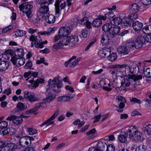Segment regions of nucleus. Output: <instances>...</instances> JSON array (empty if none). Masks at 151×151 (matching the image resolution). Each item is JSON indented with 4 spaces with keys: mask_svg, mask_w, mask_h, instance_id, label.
Segmentation results:
<instances>
[{
    "mask_svg": "<svg viewBox=\"0 0 151 151\" xmlns=\"http://www.w3.org/2000/svg\"><path fill=\"white\" fill-rule=\"evenodd\" d=\"M37 3L40 7L37 13V19L38 21L43 20L45 18V14L49 11L48 4L47 0H38Z\"/></svg>",
    "mask_w": 151,
    "mask_h": 151,
    "instance_id": "nucleus-1",
    "label": "nucleus"
},
{
    "mask_svg": "<svg viewBox=\"0 0 151 151\" xmlns=\"http://www.w3.org/2000/svg\"><path fill=\"white\" fill-rule=\"evenodd\" d=\"M62 82L59 80L58 78H55L52 81L50 85V87L46 89L45 94L47 97H49L51 96L52 94H55L51 92V88H55L57 87V88H60L62 87Z\"/></svg>",
    "mask_w": 151,
    "mask_h": 151,
    "instance_id": "nucleus-2",
    "label": "nucleus"
},
{
    "mask_svg": "<svg viewBox=\"0 0 151 151\" xmlns=\"http://www.w3.org/2000/svg\"><path fill=\"white\" fill-rule=\"evenodd\" d=\"M130 129H129V137L131 138H133L136 140L140 139L142 136V132L137 130V127L135 126L131 127Z\"/></svg>",
    "mask_w": 151,
    "mask_h": 151,
    "instance_id": "nucleus-3",
    "label": "nucleus"
},
{
    "mask_svg": "<svg viewBox=\"0 0 151 151\" xmlns=\"http://www.w3.org/2000/svg\"><path fill=\"white\" fill-rule=\"evenodd\" d=\"M118 80L119 82H120L121 86L128 87L131 84L132 79L126 76H119Z\"/></svg>",
    "mask_w": 151,
    "mask_h": 151,
    "instance_id": "nucleus-4",
    "label": "nucleus"
},
{
    "mask_svg": "<svg viewBox=\"0 0 151 151\" xmlns=\"http://www.w3.org/2000/svg\"><path fill=\"white\" fill-rule=\"evenodd\" d=\"M30 41L34 42L35 46L37 48H42L43 47V45L42 44V40L40 36L35 37L34 35H32L29 38Z\"/></svg>",
    "mask_w": 151,
    "mask_h": 151,
    "instance_id": "nucleus-5",
    "label": "nucleus"
},
{
    "mask_svg": "<svg viewBox=\"0 0 151 151\" xmlns=\"http://www.w3.org/2000/svg\"><path fill=\"white\" fill-rule=\"evenodd\" d=\"M7 120L12 121L13 123L17 125L20 124L23 121V119L20 116H17L14 115H11L6 118Z\"/></svg>",
    "mask_w": 151,
    "mask_h": 151,
    "instance_id": "nucleus-6",
    "label": "nucleus"
},
{
    "mask_svg": "<svg viewBox=\"0 0 151 151\" xmlns=\"http://www.w3.org/2000/svg\"><path fill=\"white\" fill-rule=\"evenodd\" d=\"M58 111H56L50 118L41 124V126L46 125L47 127L49 125L53 124H54V122L52 121L54 120L58 116Z\"/></svg>",
    "mask_w": 151,
    "mask_h": 151,
    "instance_id": "nucleus-7",
    "label": "nucleus"
},
{
    "mask_svg": "<svg viewBox=\"0 0 151 151\" xmlns=\"http://www.w3.org/2000/svg\"><path fill=\"white\" fill-rule=\"evenodd\" d=\"M71 32L70 27L68 26L62 27L60 29L59 34L63 37L67 36Z\"/></svg>",
    "mask_w": 151,
    "mask_h": 151,
    "instance_id": "nucleus-8",
    "label": "nucleus"
},
{
    "mask_svg": "<svg viewBox=\"0 0 151 151\" xmlns=\"http://www.w3.org/2000/svg\"><path fill=\"white\" fill-rule=\"evenodd\" d=\"M120 73L124 76H128L130 75L129 66L127 65H123L120 68L119 70Z\"/></svg>",
    "mask_w": 151,
    "mask_h": 151,
    "instance_id": "nucleus-9",
    "label": "nucleus"
},
{
    "mask_svg": "<svg viewBox=\"0 0 151 151\" xmlns=\"http://www.w3.org/2000/svg\"><path fill=\"white\" fill-rule=\"evenodd\" d=\"M144 39L143 36H139L137 38L135 43V47L136 49L141 47L143 44H144Z\"/></svg>",
    "mask_w": 151,
    "mask_h": 151,
    "instance_id": "nucleus-10",
    "label": "nucleus"
},
{
    "mask_svg": "<svg viewBox=\"0 0 151 151\" xmlns=\"http://www.w3.org/2000/svg\"><path fill=\"white\" fill-rule=\"evenodd\" d=\"M32 7V5L26 3L22 4L19 6L20 10L23 12L31 10Z\"/></svg>",
    "mask_w": 151,
    "mask_h": 151,
    "instance_id": "nucleus-11",
    "label": "nucleus"
},
{
    "mask_svg": "<svg viewBox=\"0 0 151 151\" xmlns=\"http://www.w3.org/2000/svg\"><path fill=\"white\" fill-rule=\"evenodd\" d=\"M100 85L103 88L107 91H110L112 90L111 84L110 83H108L104 80H101L100 82Z\"/></svg>",
    "mask_w": 151,
    "mask_h": 151,
    "instance_id": "nucleus-12",
    "label": "nucleus"
},
{
    "mask_svg": "<svg viewBox=\"0 0 151 151\" xmlns=\"http://www.w3.org/2000/svg\"><path fill=\"white\" fill-rule=\"evenodd\" d=\"M120 30V27L118 26L112 25L109 32V35L112 37L117 34Z\"/></svg>",
    "mask_w": 151,
    "mask_h": 151,
    "instance_id": "nucleus-13",
    "label": "nucleus"
},
{
    "mask_svg": "<svg viewBox=\"0 0 151 151\" xmlns=\"http://www.w3.org/2000/svg\"><path fill=\"white\" fill-rule=\"evenodd\" d=\"M66 6V3L65 1H64L63 3H61L60 4V2L58 1L55 4V10L56 14H58L60 11V8L61 10L63 9Z\"/></svg>",
    "mask_w": 151,
    "mask_h": 151,
    "instance_id": "nucleus-14",
    "label": "nucleus"
},
{
    "mask_svg": "<svg viewBox=\"0 0 151 151\" xmlns=\"http://www.w3.org/2000/svg\"><path fill=\"white\" fill-rule=\"evenodd\" d=\"M116 99L119 103L118 107L120 109L123 108L125 106V104L126 102L125 98L121 96H118L116 97Z\"/></svg>",
    "mask_w": 151,
    "mask_h": 151,
    "instance_id": "nucleus-15",
    "label": "nucleus"
},
{
    "mask_svg": "<svg viewBox=\"0 0 151 151\" xmlns=\"http://www.w3.org/2000/svg\"><path fill=\"white\" fill-rule=\"evenodd\" d=\"M143 24L139 21H134L132 22V26L135 31L140 30L143 27Z\"/></svg>",
    "mask_w": 151,
    "mask_h": 151,
    "instance_id": "nucleus-16",
    "label": "nucleus"
},
{
    "mask_svg": "<svg viewBox=\"0 0 151 151\" xmlns=\"http://www.w3.org/2000/svg\"><path fill=\"white\" fill-rule=\"evenodd\" d=\"M26 109L24 105L21 102H19L17 104V107L13 110L12 112L13 113H16L21 111H22Z\"/></svg>",
    "mask_w": 151,
    "mask_h": 151,
    "instance_id": "nucleus-17",
    "label": "nucleus"
},
{
    "mask_svg": "<svg viewBox=\"0 0 151 151\" xmlns=\"http://www.w3.org/2000/svg\"><path fill=\"white\" fill-rule=\"evenodd\" d=\"M110 52L111 50L109 49H101L99 51V55L101 58H104L106 55L110 54Z\"/></svg>",
    "mask_w": 151,
    "mask_h": 151,
    "instance_id": "nucleus-18",
    "label": "nucleus"
},
{
    "mask_svg": "<svg viewBox=\"0 0 151 151\" xmlns=\"http://www.w3.org/2000/svg\"><path fill=\"white\" fill-rule=\"evenodd\" d=\"M69 43L71 46L76 45L78 42V37L76 35L68 37Z\"/></svg>",
    "mask_w": 151,
    "mask_h": 151,
    "instance_id": "nucleus-19",
    "label": "nucleus"
},
{
    "mask_svg": "<svg viewBox=\"0 0 151 151\" xmlns=\"http://www.w3.org/2000/svg\"><path fill=\"white\" fill-rule=\"evenodd\" d=\"M118 52L121 54L126 55L129 54V51L127 47L124 46H121L119 47L117 49Z\"/></svg>",
    "mask_w": 151,
    "mask_h": 151,
    "instance_id": "nucleus-20",
    "label": "nucleus"
},
{
    "mask_svg": "<svg viewBox=\"0 0 151 151\" xmlns=\"http://www.w3.org/2000/svg\"><path fill=\"white\" fill-rule=\"evenodd\" d=\"M19 141L20 145L24 147H27L29 144V139H27L25 137L20 138Z\"/></svg>",
    "mask_w": 151,
    "mask_h": 151,
    "instance_id": "nucleus-21",
    "label": "nucleus"
},
{
    "mask_svg": "<svg viewBox=\"0 0 151 151\" xmlns=\"http://www.w3.org/2000/svg\"><path fill=\"white\" fill-rule=\"evenodd\" d=\"M107 145L105 142L101 141L99 142L97 144L96 147H94L96 150L102 151L104 149Z\"/></svg>",
    "mask_w": 151,
    "mask_h": 151,
    "instance_id": "nucleus-22",
    "label": "nucleus"
},
{
    "mask_svg": "<svg viewBox=\"0 0 151 151\" xmlns=\"http://www.w3.org/2000/svg\"><path fill=\"white\" fill-rule=\"evenodd\" d=\"M46 15L47 16L45 17V19H46L47 22L50 24L54 23L55 20V16L52 14H48V15Z\"/></svg>",
    "mask_w": 151,
    "mask_h": 151,
    "instance_id": "nucleus-23",
    "label": "nucleus"
},
{
    "mask_svg": "<svg viewBox=\"0 0 151 151\" xmlns=\"http://www.w3.org/2000/svg\"><path fill=\"white\" fill-rule=\"evenodd\" d=\"M29 82L31 84H32L34 82L33 86L34 88H35L39 86V83H43L44 82V80L40 78L38 79L35 81L33 78V80H30Z\"/></svg>",
    "mask_w": 151,
    "mask_h": 151,
    "instance_id": "nucleus-24",
    "label": "nucleus"
},
{
    "mask_svg": "<svg viewBox=\"0 0 151 151\" xmlns=\"http://www.w3.org/2000/svg\"><path fill=\"white\" fill-rule=\"evenodd\" d=\"M129 67L130 74L134 75V73H136L137 70H139V67L135 63L132 64V65H129Z\"/></svg>",
    "mask_w": 151,
    "mask_h": 151,
    "instance_id": "nucleus-25",
    "label": "nucleus"
},
{
    "mask_svg": "<svg viewBox=\"0 0 151 151\" xmlns=\"http://www.w3.org/2000/svg\"><path fill=\"white\" fill-rule=\"evenodd\" d=\"M9 66V64L8 62L1 61L0 63V70L4 71L6 70Z\"/></svg>",
    "mask_w": 151,
    "mask_h": 151,
    "instance_id": "nucleus-26",
    "label": "nucleus"
},
{
    "mask_svg": "<svg viewBox=\"0 0 151 151\" xmlns=\"http://www.w3.org/2000/svg\"><path fill=\"white\" fill-rule=\"evenodd\" d=\"M139 9V6L138 4L136 3L133 4L130 7V10L134 14L137 12Z\"/></svg>",
    "mask_w": 151,
    "mask_h": 151,
    "instance_id": "nucleus-27",
    "label": "nucleus"
},
{
    "mask_svg": "<svg viewBox=\"0 0 151 151\" xmlns=\"http://www.w3.org/2000/svg\"><path fill=\"white\" fill-rule=\"evenodd\" d=\"M122 19L120 17H117L114 18L111 21V23L112 25L117 26L122 22Z\"/></svg>",
    "mask_w": 151,
    "mask_h": 151,
    "instance_id": "nucleus-28",
    "label": "nucleus"
},
{
    "mask_svg": "<svg viewBox=\"0 0 151 151\" xmlns=\"http://www.w3.org/2000/svg\"><path fill=\"white\" fill-rule=\"evenodd\" d=\"M112 26L111 24L106 23L102 27V29L105 32H109H109L111 29Z\"/></svg>",
    "mask_w": 151,
    "mask_h": 151,
    "instance_id": "nucleus-29",
    "label": "nucleus"
},
{
    "mask_svg": "<svg viewBox=\"0 0 151 151\" xmlns=\"http://www.w3.org/2000/svg\"><path fill=\"white\" fill-rule=\"evenodd\" d=\"M119 78V76L116 77V81H113L111 84V87L115 88H119L121 87L120 82H119L118 80V78Z\"/></svg>",
    "mask_w": 151,
    "mask_h": 151,
    "instance_id": "nucleus-30",
    "label": "nucleus"
},
{
    "mask_svg": "<svg viewBox=\"0 0 151 151\" xmlns=\"http://www.w3.org/2000/svg\"><path fill=\"white\" fill-rule=\"evenodd\" d=\"M28 99V101L30 102H33L36 101H39L40 99L38 97L35 96V95L34 93H32Z\"/></svg>",
    "mask_w": 151,
    "mask_h": 151,
    "instance_id": "nucleus-31",
    "label": "nucleus"
},
{
    "mask_svg": "<svg viewBox=\"0 0 151 151\" xmlns=\"http://www.w3.org/2000/svg\"><path fill=\"white\" fill-rule=\"evenodd\" d=\"M14 56L19 57H22L24 55V51L23 49H17L15 50Z\"/></svg>",
    "mask_w": 151,
    "mask_h": 151,
    "instance_id": "nucleus-32",
    "label": "nucleus"
},
{
    "mask_svg": "<svg viewBox=\"0 0 151 151\" xmlns=\"http://www.w3.org/2000/svg\"><path fill=\"white\" fill-rule=\"evenodd\" d=\"M101 43L103 45H105L109 42V38L107 35H104L102 37L101 41Z\"/></svg>",
    "mask_w": 151,
    "mask_h": 151,
    "instance_id": "nucleus-33",
    "label": "nucleus"
},
{
    "mask_svg": "<svg viewBox=\"0 0 151 151\" xmlns=\"http://www.w3.org/2000/svg\"><path fill=\"white\" fill-rule=\"evenodd\" d=\"M42 103H38L36 105L35 107L30 109L31 113H34L36 112L40 107H42Z\"/></svg>",
    "mask_w": 151,
    "mask_h": 151,
    "instance_id": "nucleus-34",
    "label": "nucleus"
},
{
    "mask_svg": "<svg viewBox=\"0 0 151 151\" xmlns=\"http://www.w3.org/2000/svg\"><path fill=\"white\" fill-rule=\"evenodd\" d=\"M42 103H38L36 105L35 107L30 109L31 113H34L36 112L40 107H42Z\"/></svg>",
    "mask_w": 151,
    "mask_h": 151,
    "instance_id": "nucleus-35",
    "label": "nucleus"
},
{
    "mask_svg": "<svg viewBox=\"0 0 151 151\" xmlns=\"http://www.w3.org/2000/svg\"><path fill=\"white\" fill-rule=\"evenodd\" d=\"M102 23L101 20L99 18H98L94 19L93 21L92 24L93 26L96 27L100 26Z\"/></svg>",
    "mask_w": 151,
    "mask_h": 151,
    "instance_id": "nucleus-36",
    "label": "nucleus"
},
{
    "mask_svg": "<svg viewBox=\"0 0 151 151\" xmlns=\"http://www.w3.org/2000/svg\"><path fill=\"white\" fill-rule=\"evenodd\" d=\"M68 37L67 36L63 37L62 36L61 38V41L60 42L62 44L63 46L64 45H66L69 43Z\"/></svg>",
    "mask_w": 151,
    "mask_h": 151,
    "instance_id": "nucleus-37",
    "label": "nucleus"
},
{
    "mask_svg": "<svg viewBox=\"0 0 151 151\" xmlns=\"http://www.w3.org/2000/svg\"><path fill=\"white\" fill-rule=\"evenodd\" d=\"M128 135L127 134H120L118 137V139L119 141L122 143H124L126 141Z\"/></svg>",
    "mask_w": 151,
    "mask_h": 151,
    "instance_id": "nucleus-38",
    "label": "nucleus"
},
{
    "mask_svg": "<svg viewBox=\"0 0 151 151\" xmlns=\"http://www.w3.org/2000/svg\"><path fill=\"white\" fill-rule=\"evenodd\" d=\"M81 35L80 37L83 38H86L87 36L89 35V33L88 30L86 29H83L80 32Z\"/></svg>",
    "mask_w": 151,
    "mask_h": 151,
    "instance_id": "nucleus-39",
    "label": "nucleus"
},
{
    "mask_svg": "<svg viewBox=\"0 0 151 151\" xmlns=\"http://www.w3.org/2000/svg\"><path fill=\"white\" fill-rule=\"evenodd\" d=\"M56 94H52L51 96H49V97H47L46 98L43 100V102H49L53 101L55 98Z\"/></svg>",
    "mask_w": 151,
    "mask_h": 151,
    "instance_id": "nucleus-40",
    "label": "nucleus"
},
{
    "mask_svg": "<svg viewBox=\"0 0 151 151\" xmlns=\"http://www.w3.org/2000/svg\"><path fill=\"white\" fill-rule=\"evenodd\" d=\"M117 58V55L116 53H113L111 55H109L107 57V59L111 62L115 61Z\"/></svg>",
    "mask_w": 151,
    "mask_h": 151,
    "instance_id": "nucleus-41",
    "label": "nucleus"
},
{
    "mask_svg": "<svg viewBox=\"0 0 151 151\" xmlns=\"http://www.w3.org/2000/svg\"><path fill=\"white\" fill-rule=\"evenodd\" d=\"M143 74L145 77L147 78L151 77V68H147L144 71Z\"/></svg>",
    "mask_w": 151,
    "mask_h": 151,
    "instance_id": "nucleus-42",
    "label": "nucleus"
},
{
    "mask_svg": "<svg viewBox=\"0 0 151 151\" xmlns=\"http://www.w3.org/2000/svg\"><path fill=\"white\" fill-rule=\"evenodd\" d=\"M6 147L9 148V149L10 150H15L17 149V145L14 143H9L6 144Z\"/></svg>",
    "mask_w": 151,
    "mask_h": 151,
    "instance_id": "nucleus-43",
    "label": "nucleus"
},
{
    "mask_svg": "<svg viewBox=\"0 0 151 151\" xmlns=\"http://www.w3.org/2000/svg\"><path fill=\"white\" fill-rule=\"evenodd\" d=\"M0 60L1 61L7 62V60L9 59L10 56L5 54V53H4L0 55Z\"/></svg>",
    "mask_w": 151,
    "mask_h": 151,
    "instance_id": "nucleus-44",
    "label": "nucleus"
},
{
    "mask_svg": "<svg viewBox=\"0 0 151 151\" xmlns=\"http://www.w3.org/2000/svg\"><path fill=\"white\" fill-rule=\"evenodd\" d=\"M9 128L6 127L2 129L0 131V134L2 135H6L9 134Z\"/></svg>",
    "mask_w": 151,
    "mask_h": 151,
    "instance_id": "nucleus-45",
    "label": "nucleus"
},
{
    "mask_svg": "<svg viewBox=\"0 0 151 151\" xmlns=\"http://www.w3.org/2000/svg\"><path fill=\"white\" fill-rule=\"evenodd\" d=\"M27 131L28 132L29 134L31 135L34 134L37 132L36 130L32 127L27 128Z\"/></svg>",
    "mask_w": 151,
    "mask_h": 151,
    "instance_id": "nucleus-46",
    "label": "nucleus"
},
{
    "mask_svg": "<svg viewBox=\"0 0 151 151\" xmlns=\"http://www.w3.org/2000/svg\"><path fill=\"white\" fill-rule=\"evenodd\" d=\"M63 47L62 44H61L60 41L55 44L52 46L53 48L55 49L56 50L60 49Z\"/></svg>",
    "mask_w": 151,
    "mask_h": 151,
    "instance_id": "nucleus-47",
    "label": "nucleus"
},
{
    "mask_svg": "<svg viewBox=\"0 0 151 151\" xmlns=\"http://www.w3.org/2000/svg\"><path fill=\"white\" fill-rule=\"evenodd\" d=\"M59 101H63V102L68 101H69V98L67 96H63L58 98Z\"/></svg>",
    "mask_w": 151,
    "mask_h": 151,
    "instance_id": "nucleus-48",
    "label": "nucleus"
},
{
    "mask_svg": "<svg viewBox=\"0 0 151 151\" xmlns=\"http://www.w3.org/2000/svg\"><path fill=\"white\" fill-rule=\"evenodd\" d=\"M127 19H128V20L127 19L126 21H122L121 25L122 27L124 28L126 27H127L130 25V21L129 20V19L128 18H127Z\"/></svg>",
    "mask_w": 151,
    "mask_h": 151,
    "instance_id": "nucleus-49",
    "label": "nucleus"
},
{
    "mask_svg": "<svg viewBox=\"0 0 151 151\" xmlns=\"http://www.w3.org/2000/svg\"><path fill=\"white\" fill-rule=\"evenodd\" d=\"M149 29H151V25H147L144 27L142 29L143 32L145 34H149Z\"/></svg>",
    "mask_w": 151,
    "mask_h": 151,
    "instance_id": "nucleus-50",
    "label": "nucleus"
},
{
    "mask_svg": "<svg viewBox=\"0 0 151 151\" xmlns=\"http://www.w3.org/2000/svg\"><path fill=\"white\" fill-rule=\"evenodd\" d=\"M2 119L0 118V121ZM8 125V122L6 121H0V128H4L7 127Z\"/></svg>",
    "mask_w": 151,
    "mask_h": 151,
    "instance_id": "nucleus-51",
    "label": "nucleus"
},
{
    "mask_svg": "<svg viewBox=\"0 0 151 151\" xmlns=\"http://www.w3.org/2000/svg\"><path fill=\"white\" fill-rule=\"evenodd\" d=\"M24 32L21 30H17L15 32V35L17 37L23 36L24 35Z\"/></svg>",
    "mask_w": 151,
    "mask_h": 151,
    "instance_id": "nucleus-52",
    "label": "nucleus"
},
{
    "mask_svg": "<svg viewBox=\"0 0 151 151\" xmlns=\"http://www.w3.org/2000/svg\"><path fill=\"white\" fill-rule=\"evenodd\" d=\"M19 57L18 58L17 56H14L12 57L11 60L12 61L13 64H16V65H18V60H17L19 59Z\"/></svg>",
    "mask_w": 151,
    "mask_h": 151,
    "instance_id": "nucleus-53",
    "label": "nucleus"
},
{
    "mask_svg": "<svg viewBox=\"0 0 151 151\" xmlns=\"http://www.w3.org/2000/svg\"><path fill=\"white\" fill-rule=\"evenodd\" d=\"M81 59L80 58H78L75 60L73 62L69 65L70 67L71 68H74L78 63Z\"/></svg>",
    "mask_w": 151,
    "mask_h": 151,
    "instance_id": "nucleus-54",
    "label": "nucleus"
},
{
    "mask_svg": "<svg viewBox=\"0 0 151 151\" xmlns=\"http://www.w3.org/2000/svg\"><path fill=\"white\" fill-rule=\"evenodd\" d=\"M17 60L19 61L18 65H17L18 66H20L23 65L25 63V59L24 58H19V59Z\"/></svg>",
    "mask_w": 151,
    "mask_h": 151,
    "instance_id": "nucleus-55",
    "label": "nucleus"
},
{
    "mask_svg": "<svg viewBox=\"0 0 151 151\" xmlns=\"http://www.w3.org/2000/svg\"><path fill=\"white\" fill-rule=\"evenodd\" d=\"M133 81L134 82H136L138 80H141L142 79V76L140 74L139 75H133L132 77Z\"/></svg>",
    "mask_w": 151,
    "mask_h": 151,
    "instance_id": "nucleus-56",
    "label": "nucleus"
},
{
    "mask_svg": "<svg viewBox=\"0 0 151 151\" xmlns=\"http://www.w3.org/2000/svg\"><path fill=\"white\" fill-rule=\"evenodd\" d=\"M130 101L132 102H134L135 103H137L140 104L141 103V102L140 100L137 99L136 98L132 97L130 98Z\"/></svg>",
    "mask_w": 151,
    "mask_h": 151,
    "instance_id": "nucleus-57",
    "label": "nucleus"
},
{
    "mask_svg": "<svg viewBox=\"0 0 151 151\" xmlns=\"http://www.w3.org/2000/svg\"><path fill=\"white\" fill-rule=\"evenodd\" d=\"M147 149L146 146L142 145L138 146L137 148V151H145Z\"/></svg>",
    "mask_w": 151,
    "mask_h": 151,
    "instance_id": "nucleus-58",
    "label": "nucleus"
},
{
    "mask_svg": "<svg viewBox=\"0 0 151 151\" xmlns=\"http://www.w3.org/2000/svg\"><path fill=\"white\" fill-rule=\"evenodd\" d=\"M145 130L148 134H151V124L146 125L145 127Z\"/></svg>",
    "mask_w": 151,
    "mask_h": 151,
    "instance_id": "nucleus-59",
    "label": "nucleus"
},
{
    "mask_svg": "<svg viewBox=\"0 0 151 151\" xmlns=\"http://www.w3.org/2000/svg\"><path fill=\"white\" fill-rule=\"evenodd\" d=\"M144 39V42L145 43L146 41L147 42H151V34H147V35L145 37H143Z\"/></svg>",
    "mask_w": 151,
    "mask_h": 151,
    "instance_id": "nucleus-60",
    "label": "nucleus"
},
{
    "mask_svg": "<svg viewBox=\"0 0 151 151\" xmlns=\"http://www.w3.org/2000/svg\"><path fill=\"white\" fill-rule=\"evenodd\" d=\"M13 27V26L12 25H10L5 27L3 29L2 31V32L3 33H6L9 30L11 29Z\"/></svg>",
    "mask_w": 151,
    "mask_h": 151,
    "instance_id": "nucleus-61",
    "label": "nucleus"
},
{
    "mask_svg": "<svg viewBox=\"0 0 151 151\" xmlns=\"http://www.w3.org/2000/svg\"><path fill=\"white\" fill-rule=\"evenodd\" d=\"M126 45L128 48H132L135 47V43L134 41H131L126 43Z\"/></svg>",
    "mask_w": 151,
    "mask_h": 151,
    "instance_id": "nucleus-62",
    "label": "nucleus"
},
{
    "mask_svg": "<svg viewBox=\"0 0 151 151\" xmlns=\"http://www.w3.org/2000/svg\"><path fill=\"white\" fill-rule=\"evenodd\" d=\"M115 147L112 145H109L107 146L106 151H114Z\"/></svg>",
    "mask_w": 151,
    "mask_h": 151,
    "instance_id": "nucleus-63",
    "label": "nucleus"
},
{
    "mask_svg": "<svg viewBox=\"0 0 151 151\" xmlns=\"http://www.w3.org/2000/svg\"><path fill=\"white\" fill-rule=\"evenodd\" d=\"M88 20V18L87 17H85L82 18L81 19L78 20L79 23L81 24H85L86 22Z\"/></svg>",
    "mask_w": 151,
    "mask_h": 151,
    "instance_id": "nucleus-64",
    "label": "nucleus"
}]
</instances>
